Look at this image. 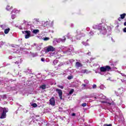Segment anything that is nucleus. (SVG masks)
Wrapping results in <instances>:
<instances>
[{"label":"nucleus","mask_w":126,"mask_h":126,"mask_svg":"<svg viewBox=\"0 0 126 126\" xmlns=\"http://www.w3.org/2000/svg\"><path fill=\"white\" fill-rule=\"evenodd\" d=\"M75 34V37L76 38L74 39H73L72 35L69 33H68L66 36H67L68 39L71 40L72 42H73V41H76V40H80V39H81V37H84V36H85V34L81 33V32L78 30L76 31Z\"/></svg>","instance_id":"nucleus-1"},{"label":"nucleus","mask_w":126,"mask_h":126,"mask_svg":"<svg viewBox=\"0 0 126 126\" xmlns=\"http://www.w3.org/2000/svg\"><path fill=\"white\" fill-rule=\"evenodd\" d=\"M111 67L109 65L102 66L99 68L100 71L98 72L101 75H105L106 71H110L111 70Z\"/></svg>","instance_id":"nucleus-2"},{"label":"nucleus","mask_w":126,"mask_h":126,"mask_svg":"<svg viewBox=\"0 0 126 126\" xmlns=\"http://www.w3.org/2000/svg\"><path fill=\"white\" fill-rule=\"evenodd\" d=\"M8 112V109L5 107L0 108V119H5L6 118V113Z\"/></svg>","instance_id":"nucleus-3"},{"label":"nucleus","mask_w":126,"mask_h":126,"mask_svg":"<svg viewBox=\"0 0 126 126\" xmlns=\"http://www.w3.org/2000/svg\"><path fill=\"white\" fill-rule=\"evenodd\" d=\"M22 33L25 34V39H29L31 37V32L30 31H22Z\"/></svg>","instance_id":"nucleus-4"},{"label":"nucleus","mask_w":126,"mask_h":126,"mask_svg":"<svg viewBox=\"0 0 126 126\" xmlns=\"http://www.w3.org/2000/svg\"><path fill=\"white\" fill-rule=\"evenodd\" d=\"M100 96H101L102 97H101V99H103L104 101H101V102L102 103H105L106 104V105H111V103L109 102V99L106 98V96L103 95V94H100Z\"/></svg>","instance_id":"nucleus-5"},{"label":"nucleus","mask_w":126,"mask_h":126,"mask_svg":"<svg viewBox=\"0 0 126 126\" xmlns=\"http://www.w3.org/2000/svg\"><path fill=\"white\" fill-rule=\"evenodd\" d=\"M0 27L2 29H3L4 31V34H8L9 32V31H10V28H7L5 29V25H0Z\"/></svg>","instance_id":"nucleus-6"},{"label":"nucleus","mask_w":126,"mask_h":126,"mask_svg":"<svg viewBox=\"0 0 126 126\" xmlns=\"http://www.w3.org/2000/svg\"><path fill=\"white\" fill-rule=\"evenodd\" d=\"M64 39L63 38H58V39H56L55 40H54L53 41V44H55V43H56V42H57V43H61V42H62V43H64V42H65V40H66V39L65 38V37H63Z\"/></svg>","instance_id":"nucleus-7"},{"label":"nucleus","mask_w":126,"mask_h":126,"mask_svg":"<svg viewBox=\"0 0 126 126\" xmlns=\"http://www.w3.org/2000/svg\"><path fill=\"white\" fill-rule=\"evenodd\" d=\"M56 92L58 94L60 99L63 100V91L60 89H56Z\"/></svg>","instance_id":"nucleus-8"},{"label":"nucleus","mask_w":126,"mask_h":126,"mask_svg":"<svg viewBox=\"0 0 126 126\" xmlns=\"http://www.w3.org/2000/svg\"><path fill=\"white\" fill-rule=\"evenodd\" d=\"M100 34H102V35H105L106 33H107V30L106 28L104 27H101L100 29L99 30Z\"/></svg>","instance_id":"nucleus-9"},{"label":"nucleus","mask_w":126,"mask_h":126,"mask_svg":"<svg viewBox=\"0 0 126 126\" xmlns=\"http://www.w3.org/2000/svg\"><path fill=\"white\" fill-rule=\"evenodd\" d=\"M55 48H54V47L49 45L47 47V51H45V53H48V52H54L55 51Z\"/></svg>","instance_id":"nucleus-10"},{"label":"nucleus","mask_w":126,"mask_h":126,"mask_svg":"<svg viewBox=\"0 0 126 126\" xmlns=\"http://www.w3.org/2000/svg\"><path fill=\"white\" fill-rule=\"evenodd\" d=\"M101 24H100L99 25H94L93 26V28L94 29H98V30H99L100 29H101Z\"/></svg>","instance_id":"nucleus-11"},{"label":"nucleus","mask_w":126,"mask_h":126,"mask_svg":"<svg viewBox=\"0 0 126 126\" xmlns=\"http://www.w3.org/2000/svg\"><path fill=\"white\" fill-rule=\"evenodd\" d=\"M50 104V105H52V106H54L55 105V103H56V101H55V98L52 97L49 100Z\"/></svg>","instance_id":"nucleus-12"},{"label":"nucleus","mask_w":126,"mask_h":126,"mask_svg":"<svg viewBox=\"0 0 126 126\" xmlns=\"http://www.w3.org/2000/svg\"><path fill=\"white\" fill-rule=\"evenodd\" d=\"M33 46L36 47V48L38 50V51H40V50H41V45L40 44H37L36 43H34L33 45H32V47H33Z\"/></svg>","instance_id":"nucleus-13"},{"label":"nucleus","mask_w":126,"mask_h":126,"mask_svg":"<svg viewBox=\"0 0 126 126\" xmlns=\"http://www.w3.org/2000/svg\"><path fill=\"white\" fill-rule=\"evenodd\" d=\"M42 26H44V27H46V26H48V25H49V24H50V22H49L48 21H46V22L42 21Z\"/></svg>","instance_id":"nucleus-14"},{"label":"nucleus","mask_w":126,"mask_h":126,"mask_svg":"<svg viewBox=\"0 0 126 126\" xmlns=\"http://www.w3.org/2000/svg\"><path fill=\"white\" fill-rule=\"evenodd\" d=\"M76 63H75V66L76 67H81V66H82V64H81V63L78 62V60H76Z\"/></svg>","instance_id":"nucleus-15"},{"label":"nucleus","mask_w":126,"mask_h":126,"mask_svg":"<svg viewBox=\"0 0 126 126\" xmlns=\"http://www.w3.org/2000/svg\"><path fill=\"white\" fill-rule=\"evenodd\" d=\"M46 87H47V86L46 85L44 84V85H42L41 86H40L39 87V88L42 89V90H44L46 89Z\"/></svg>","instance_id":"nucleus-16"},{"label":"nucleus","mask_w":126,"mask_h":126,"mask_svg":"<svg viewBox=\"0 0 126 126\" xmlns=\"http://www.w3.org/2000/svg\"><path fill=\"white\" fill-rule=\"evenodd\" d=\"M20 61H17L15 63H16L17 64H20L21 63V62H22V60L20 57H19L18 58Z\"/></svg>","instance_id":"nucleus-17"},{"label":"nucleus","mask_w":126,"mask_h":126,"mask_svg":"<svg viewBox=\"0 0 126 126\" xmlns=\"http://www.w3.org/2000/svg\"><path fill=\"white\" fill-rule=\"evenodd\" d=\"M32 33L33 34H37V33H39V30H33Z\"/></svg>","instance_id":"nucleus-18"},{"label":"nucleus","mask_w":126,"mask_h":126,"mask_svg":"<svg viewBox=\"0 0 126 126\" xmlns=\"http://www.w3.org/2000/svg\"><path fill=\"white\" fill-rule=\"evenodd\" d=\"M126 13H124L123 14L120 15L121 19H124L125 17H126Z\"/></svg>","instance_id":"nucleus-19"},{"label":"nucleus","mask_w":126,"mask_h":126,"mask_svg":"<svg viewBox=\"0 0 126 126\" xmlns=\"http://www.w3.org/2000/svg\"><path fill=\"white\" fill-rule=\"evenodd\" d=\"M19 12V11L18 10H16V9H14L13 10V11H12V13H13V12H14V13H18Z\"/></svg>","instance_id":"nucleus-20"},{"label":"nucleus","mask_w":126,"mask_h":126,"mask_svg":"<svg viewBox=\"0 0 126 126\" xmlns=\"http://www.w3.org/2000/svg\"><path fill=\"white\" fill-rule=\"evenodd\" d=\"M25 46L27 47H28V48H31V45H30V42H28L27 43H25Z\"/></svg>","instance_id":"nucleus-21"},{"label":"nucleus","mask_w":126,"mask_h":126,"mask_svg":"<svg viewBox=\"0 0 126 126\" xmlns=\"http://www.w3.org/2000/svg\"><path fill=\"white\" fill-rule=\"evenodd\" d=\"M82 44H83L84 45V46H88L89 44H88V43L86 42H84L83 41L82 42Z\"/></svg>","instance_id":"nucleus-22"},{"label":"nucleus","mask_w":126,"mask_h":126,"mask_svg":"<svg viewBox=\"0 0 126 126\" xmlns=\"http://www.w3.org/2000/svg\"><path fill=\"white\" fill-rule=\"evenodd\" d=\"M32 57H37V56H38V53H32Z\"/></svg>","instance_id":"nucleus-23"},{"label":"nucleus","mask_w":126,"mask_h":126,"mask_svg":"<svg viewBox=\"0 0 126 126\" xmlns=\"http://www.w3.org/2000/svg\"><path fill=\"white\" fill-rule=\"evenodd\" d=\"M58 63H59V61H58L57 60H55L53 61V63L55 65H56V64H57Z\"/></svg>","instance_id":"nucleus-24"},{"label":"nucleus","mask_w":126,"mask_h":126,"mask_svg":"<svg viewBox=\"0 0 126 126\" xmlns=\"http://www.w3.org/2000/svg\"><path fill=\"white\" fill-rule=\"evenodd\" d=\"M57 86L59 88H61V89H63V88H64V87L63 86H62L61 85H58Z\"/></svg>","instance_id":"nucleus-25"},{"label":"nucleus","mask_w":126,"mask_h":126,"mask_svg":"<svg viewBox=\"0 0 126 126\" xmlns=\"http://www.w3.org/2000/svg\"><path fill=\"white\" fill-rule=\"evenodd\" d=\"M73 92H74V90L71 89V90L69 91V94L70 95H71V94H72V93H73Z\"/></svg>","instance_id":"nucleus-26"},{"label":"nucleus","mask_w":126,"mask_h":126,"mask_svg":"<svg viewBox=\"0 0 126 126\" xmlns=\"http://www.w3.org/2000/svg\"><path fill=\"white\" fill-rule=\"evenodd\" d=\"M42 40H44V41H49L50 40L49 37H45L44 38H42Z\"/></svg>","instance_id":"nucleus-27"},{"label":"nucleus","mask_w":126,"mask_h":126,"mask_svg":"<svg viewBox=\"0 0 126 126\" xmlns=\"http://www.w3.org/2000/svg\"><path fill=\"white\" fill-rule=\"evenodd\" d=\"M9 7V5L7 6L6 9L7 10H10V9H12V7H11L10 8H8Z\"/></svg>","instance_id":"nucleus-28"},{"label":"nucleus","mask_w":126,"mask_h":126,"mask_svg":"<svg viewBox=\"0 0 126 126\" xmlns=\"http://www.w3.org/2000/svg\"><path fill=\"white\" fill-rule=\"evenodd\" d=\"M123 101H121V103H120V106L121 105H122V108H123V109L124 108H126V106H125L124 104H123Z\"/></svg>","instance_id":"nucleus-29"},{"label":"nucleus","mask_w":126,"mask_h":126,"mask_svg":"<svg viewBox=\"0 0 126 126\" xmlns=\"http://www.w3.org/2000/svg\"><path fill=\"white\" fill-rule=\"evenodd\" d=\"M32 107H33L34 108H36V107H37V104H36V103H32Z\"/></svg>","instance_id":"nucleus-30"},{"label":"nucleus","mask_w":126,"mask_h":126,"mask_svg":"<svg viewBox=\"0 0 126 126\" xmlns=\"http://www.w3.org/2000/svg\"><path fill=\"white\" fill-rule=\"evenodd\" d=\"M99 88L100 89L103 90L104 89V88H105V86H104L103 85H101L99 87Z\"/></svg>","instance_id":"nucleus-31"},{"label":"nucleus","mask_w":126,"mask_h":126,"mask_svg":"<svg viewBox=\"0 0 126 126\" xmlns=\"http://www.w3.org/2000/svg\"><path fill=\"white\" fill-rule=\"evenodd\" d=\"M69 62L70 63L72 64V63H73L74 62V60H73V59L69 60Z\"/></svg>","instance_id":"nucleus-32"},{"label":"nucleus","mask_w":126,"mask_h":126,"mask_svg":"<svg viewBox=\"0 0 126 126\" xmlns=\"http://www.w3.org/2000/svg\"><path fill=\"white\" fill-rule=\"evenodd\" d=\"M72 76H69L67 77V79H68L69 80H70V79H72Z\"/></svg>","instance_id":"nucleus-33"},{"label":"nucleus","mask_w":126,"mask_h":126,"mask_svg":"<svg viewBox=\"0 0 126 126\" xmlns=\"http://www.w3.org/2000/svg\"><path fill=\"white\" fill-rule=\"evenodd\" d=\"M27 72L28 73L31 74L32 71H31V70L28 69L27 70Z\"/></svg>","instance_id":"nucleus-34"},{"label":"nucleus","mask_w":126,"mask_h":126,"mask_svg":"<svg viewBox=\"0 0 126 126\" xmlns=\"http://www.w3.org/2000/svg\"><path fill=\"white\" fill-rule=\"evenodd\" d=\"M94 34V33L93 32L91 31L90 32V36H93Z\"/></svg>","instance_id":"nucleus-35"},{"label":"nucleus","mask_w":126,"mask_h":126,"mask_svg":"<svg viewBox=\"0 0 126 126\" xmlns=\"http://www.w3.org/2000/svg\"><path fill=\"white\" fill-rule=\"evenodd\" d=\"M82 106V107H86V106H87V104L86 103H83Z\"/></svg>","instance_id":"nucleus-36"},{"label":"nucleus","mask_w":126,"mask_h":126,"mask_svg":"<svg viewBox=\"0 0 126 126\" xmlns=\"http://www.w3.org/2000/svg\"><path fill=\"white\" fill-rule=\"evenodd\" d=\"M84 82L85 83H86V84H88L89 83V81L87 80H85Z\"/></svg>","instance_id":"nucleus-37"},{"label":"nucleus","mask_w":126,"mask_h":126,"mask_svg":"<svg viewBox=\"0 0 126 126\" xmlns=\"http://www.w3.org/2000/svg\"><path fill=\"white\" fill-rule=\"evenodd\" d=\"M15 17H16V16H15V15H12V16H11L12 19H14V18H15Z\"/></svg>","instance_id":"nucleus-38"},{"label":"nucleus","mask_w":126,"mask_h":126,"mask_svg":"<svg viewBox=\"0 0 126 126\" xmlns=\"http://www.w3.org/2000/svg\"><path fill=\"white\" fill-rule=\"evenodd\" d=\"M82 86L84 87H83V89H86L85 87H86V86H87L86 84H83Z\"/></svg>","instance_id":"nucleus-39"},{"label":"nucleus","mask_w":126,"mask_h":126,"mask_svg":"<svg viewBox=\"0 0 126 126\" xmlns=\"http://www.w3.org/2000/svg\"><path fill=\"white\" fill-rule=\"evenodd\" d=\"M103 126H112V124H104Z\"/></svg>","instance_id":"nucleus-40"},{"label":"nucleus","mask_w":126,"mask_h":126,"mask_svg":"<svg viewBox=\"0 0 126 126\" xmlns=\"http://www.w3.org/2000/svg\"><path fill=\"white\" fill-rule=\"evenodd\" d=\"M96 87H97V86L96 85H93V88L94 89H95V88H96Z\"/></svg>","instance_id":"nucleus-41"},{"label":"nucleus","mask_w":126,"mask_h":126,"mask_svg":"<svg viewBox=\"0 0 126 126\" xmlns=\"http://www.w3.org/2000/svg\"><path fill=\"white\" fill-rule=\"evenodd\" d=\"M121 81L123 82H125L126 83V78L124 80H122Z\"/></svg>","instance_id":"nucleus-42"},{"label":"nucleus","mask_w":126,"mask_h":126,"mask_svg":"<svg viewBox=\"0 0 126 126\" xmlns=\"http://www.w3.org/2000/svg\"><path fill=\"white\" fill-rule=\"evenodd\" d=\"M62 65H63V63H60L59 65V66H62Z\"/></svg>","instance_id":"nucleus-43"},{"label":"nucleus","mask_w":126,"mask_h":126,"mask_svg":"<svg viewBox=\"0 0 126 126\" xmlns=\"http://www.w3.org/2000/svg\"><path fill=\"white\" fill-rule=\"evenodd\" d=\"M35 21H36V22H39V19H34Z\"/></svg>","instance_id":"nucleus-44"},{"label":"nucleus","mask_w":126,"mask_h":126,"mask_svg":"<svg viewBox=\"0 0 126 126\" xmlns=\"http://www.w3.org/2000/svg\"><path fill=\"white\" fill-rule=\"evenodd\" d=\"M121 75H122V76H125V77L126 76V74H125L124 73H121Z\"/></svg>","instance_id":"nucleus-45"},{"label":"nucleus","mask_w":126,"mask_h":126,"mask_svg":"<svg viewBox=\"0 0 126 126\" xmlns=\"http://www.w3.org/2000/svg\"><path fill=\"white\" fill-rule=\"evenodd\" d=\"M72 51V49H70V48H68V51H66V52H70Z\"/></svg>","instance_id":"nucleus-46"},{"label":"nucleus","mask_w":126,"mask_h":126,"mask_svg":"<svg viewBox=\"0 0 126 126\" xmlns=\"http://www.w3.org/2000/svg\"><path fill=\"white\" fill-rule=\"evenodd\" d=\"M0 43L1 46H2V45H3V44H4V42H2V41H1V42H0Z\"/></svg>","instance_id":"nucleus-47"},{"label":"nucleus","mask_w":126,"mask_h":126,"mask_svg":"<svg viewBox=\"0 0 126 126\" xmlns=\"http://www.w3.org/2000/svg\"><path fill=\"white\" fill-rule=\"evenodd\" d=\"M41 62H44L45 61V58H41Z\"/></svg>","instance_id":"nucleus-48"},{"label":"nucleus","mask_w":126,"mask_h":126,"mask_svg":"<svg viewBox=\"0 0 126 126\" xmlns=\"http://www.w3.org/2000/svg\"><path fill=\"white\" fill-rule=\"evenodd\" d=\"M86 30L87 31H89L90 30V28H89V27L87 28Z\"/></svg>","instance_id":"nucleus-49"},{"label":"nucleus","mask_w":126,"mask_h":126,"mask_svg":"<svg viewBox=\"0 0 126 126\" xmlns=\"http://www.w3.org/2000/svg\"><path fill=\"white\" fill-rule=\"evenodd\" d=\"M123 31H124V32H126V28L124 29Z\"/></svg>","instance_id":"nucleus-50"},{"label":"nucleus","mask_w":126,"mask_h":126,"mask_svg":"<svg viewBox=\"0 0 126 126\" xmlns=\"http://www.w3.org/2000/svg\"><path fill=\"white\" fill-rule=\"evenodd\" d=\"M71 116H72V117H74V116H75V113H72V115H71Z\"/></svg>","instance_id":"nucleus-51"},{"label":"nucleus","mask_w":126,"mask_h":126,"mask_svg":"<svg viewBox=\"0 0 126 126\" xmlns=\"http://www.w3.org/2000/svg\"><path fill=\"white\" fill-rule=\"evenodd\" d=\"M37 38H39V39H42V36H37Z\"/></svg>","instance_id":"nucleus-52"},{"label":"nucleus","mask_w":126,"mask_h":126,"mask_svg":"<svg viewBox=\"0 0 126 126\" xmlns=\"http://www.w3.org/2000/svg\"><path fill=\"white\" fill-rule=\"evenodd\" d=\"M111 68H113V69H117L116 67H114V66H112Z\"/></svg>","instance_id":"nucleus-53"},{"label":"nucleus","mask_w":126,"mask_h":126,"mask_svg":"<svg viewBox=\"0 0 126 126\" xmlns=\"http://www.w3.org/2000/svg\"><path fill=\"white\" fill-rule=\"evenodd\" d=\"M87 55H89V56H90L91 55V52L88 53Z\"/></svg>","instance_id":"nucleus-54"},{"label":"nucleus","mask_w":126,"mask_h":126,"mask_svg":"<svg viewBox=\"0 0 126 126\" xmlns=\"http://www.w3.org/2000/svg\"><path fill=\"white\" fill-rule=\"evenodd\" d=\"M24 113H27V112H28V110H24Z\"/></svg>","instance_id":"nucleus-55"},{"label":"nucleus","mask_w":126,"mask_h":126,"mask_svg":"<svg viewBox=\"0 0 126 126\" xmlns=\"http://www.w3.org/2000/svg\"><path fill=\"white\" fill-rule=\"evenodd\" d=\"M121 19H122V18L121 17L118 18V20L119 21H121Z\"/></svg>","instance_id":"nucleus-56"},{"label":"nucleus","mask_w":126,"mask_h":126,"mask_svg":"<svg viewBox=\"0 0 126 126\" xmlns=\"http://www.w3.org/2000/svg\"><path fill=\"white\" fill-rule=\"evenodd\" d=\"M124 26H126V22L124 23Z\"/></svg>","instance_id":"nucleus-57"},{"label":"nucleus","mask_w":126,"mask_h":126,"mask_svg":"<svg viewBox=\"0 0 126 126\" xmlns=\"http://www.w3.org/2000/svg\"><path fill=\"white\" fill-rule=\"evenodd\" d=\"M71 27H73V24H71Z\"/></svg>","instance_id":"nucleus-58"},{"label":"nucleus","mask_w":126,"mask_h":126,"mask_svg":"<svg viewBox=\"0 0 126 126\" xmlns=\"http://www.w3.org/2000/svg\"><path fill=\"white\" fill-rule=\"evenodd\" d=\"M3 98H6V95H3Z\"/></svg>","instance_id":"nucleus-59"},{"label":"nucleus","mask_w":126,"mask_h":126,"mask_svg":"<svg viewBox=\"0 0 126 126\" xmlns=\"http://www.w3.org/2000/svg\"><path fill=\"white\" fill-rule=\"evenodd\" d=\"M111 66H114V63L111 64Z\"/></svg>","instance_id":"nucleus-60"},{"label":"nucleus","mask_w":126,"mask_h":126,"mask_svg":"<svg viewBox=\"0 0 126 126\" xmlns=\"http://www.w3.org/2000/svg\"><path fill=\"white\" fill-rule=\"evenodd\" d=\"M19 29H21V30L22 29V27H19Z\"/></svg>","instance_id":"nucleus-61"},{"label":"nucleus","mask_w":126,"mask_h":126,"mask_svg":"<svg viewBox=\"0 0 126 126\" xmlns=\"http://www.w3.org/2000/svg\"><path fill=\"white\" fill-rule=\"evenodd\" d=\"M66 64H68V62H66Z\"/></svg>","instance_id":"nucleus-62"},{"label":"nucleus","mask_w":126,"mask_h":126,"mask_svg":"<svg viewBox=\"0 0 126 126\" xmlns=\"http://www.w3.org/2000/svg\"><path fill=\"white\" fill-rule=\"evenodd\" d=\"M95 73H98V72L97 71H95Z\"/></svg>","instance_id":"nucleus-63"},{"label":"nucleus","mask_w":126,"mask_h":126,"mask_svg":"<svg viewBox=\"0 0 126 126\" xmlns=\"http://www.w3.org/2000/svg\"><path fill=\"white\" fill-rule=\"evenodd\" d=\"M94 98H95V99H96V98H97V97H95Z\"/></svg>","instance_id":"nucleus-64"}]
</instances>
